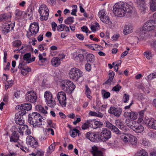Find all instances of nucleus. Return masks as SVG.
I'll use <instances>...</instances> for the list:
<instances>
[{
	"mask_svg": "<svg viewBox=\"0 0 156 156\" xmlns=\"http://www.w3.org/2000/svg\"><path fill=\"white\" fill-rule=\"evenodd\" d=\"M28 122L33 126H39L42 125L43 118L39 113L34 112L29 115Z\"/></svg>",
	"mask_w": 156,
	"mask_h": 156,
	"instance_id": "obj_1",
	"label": "nucleus"
},
{
	"mask_svg": "<svg viewBox=\"0 0 156 156\" xmlns=\"http://www.w3.org/2000/svg\"><path fill=\"white\" fill-rule=\"evenodd\" d=\"M123 6V4H120V3H117L114 5L113 12L115 16L119 17L124 16L125 12Z\"/></svg>",
	"mask_w": 156,
	"mask_h": 156,
	"instance_id": "obj_2",
	"label": "nucleus"
},
{
	"mask_svg": "<svg viewBox=\"0 0 156 156\" xmlns=\"http://www.w3.org/2000/svg\"><path fill=\"white\" fill-rule=\"evenodd\" d=\"M82 75V73L81 70L76 67H73L69 70V77L72 80L76 81Z\"/></svg>",
	"mask_w": 156,
	"mask_h": 156,
	"instance_id": "obj_3",
	"label": "nucleus"
},
{
	"mask_svg": "<svg viewBox=\"0 0 156 156\" xmlns=\"http://www.w3.org/2000/svg\"><path fill=\"white\" fill-rule=\"evenodd\" d=\"M39 12L41 16L40 19L41 20H46L48 19L49 10L46 5L44 4L41 5L39 9Z\"/></svg>",
	"mask_w": 156,
	"mask_h": 156,
	"instance_id": "obj_4",
	"label": "nucleus"
},
{
	"mask_svg": "<svg viewBox=\"0 0 156 156\" xmlns=\"http://www.w3.org/2000/svg\"><path fill=\"white\" fill-rule=\"evenodd\" d=\"M44 98L47 105L50 107H53L55 105V102L53 99L52 95L49 91H46L44 93Z\"/></svg>",
	"mask_w": 156,
	"mask_h": 156,
	"instance_id": "obj_5",
	"label": "nucleus"
},
{
	"mask_svg": "<svg viewBox=\"0 0 156 156\" xmlns=\"http://www.w3.org/2000/svg\"><path fill=\"white\" fill-rule=\"evenodd\" d=\"M39 30V27L38 23L34 22L31 23L29 31L27 32V34L28 38H30L32 36L36 34L38 32Z\"/></svg>",
	"mask_w": 156,
	"mask_h": 156,
	"instance_id": "obj_6",
	"label": "nucleus"
},
{
	"mask_svg": "<svg viewBox=\"0 0 156 156\" xmlns=\"http://www.w3.org/2000/svg\"><path fill=\"white\" fill-rule=\"evenodd\" d=\"M156 24L153 20H149L147 21L142 27V29L145 31H151L155 29Z\"/></svg>",
	"mask_w": 156,
	"mask_h": 156,
	"instance_id": "obj_7",
	"label": "nucleus"
},
{
	"mask_svg": "<svg viewBox=\"0 0 156 156\" xmlns=\"http://www.w3.org/2000/svg\"><path fill=\"white\" fill-rule=\"evenodd\" d=\"M57 98L59 104L63 107L66 106V98L65 93L63 91L58 92L57 94Z\"/></svg>",
	"mask_w": 156,
	"mask_h": 156,
	"instance_id": "obj_8",
	"label": "nucleus"
},
{
	"mask_svg": "<svg viewBox=\"0 0 156 156\" xmlns=\"http://www.w3.org/2000/svg\"><path fill=\"white\" fill-rule=\"evenodd\" d=\"M37 98L36 94L34 91H30L27 92L25 99L26 100L30 102L35 103Z\"/></svg>",
	"mask_w": 156,
	"mask_h": 156,
	"instance_id": "obj_9",
	"label": "nucleus"
},
{
	"mask_svg": "<svg viewBox=\"0 0 156 156\" xmlns=\"http://www.w3.org/2000/svg\"><path fill=\"white\" fill-rule=\"evenodd\" d=\"M98 15L102 22L106 24H111L112 22L110 20L108 16L105 14L104 10L100 11L98 12Z\"/></svg>",
	"mask_w": 156,
	"mask_h": 156,
	"instance_id": "obj_10",
	"label": "nucleus"
},
{
	"mask_svg": "<svg viewBox=\"0 0 156 156\" xmlns=\"http://www.w3.org/2000/svg\"><path fill=\"white\" fill-rule=\"evenodd\" d=\"M100 136L103 139L106 140L110 138L111 137V132L107 128L104 127L102 128L100 133Z\"/></svg>",
	"mask_w": 156,
	"mask_h": 156,
	"instance_id": "obj_11",
	"label": "nucleus"
},
{
	"mask_svg": "<svg viewBox=\"0 0 156 156\" xmlns=\"http://www.w3.org/2000/svg\"><path fill=\"white\" fill-rule=\"evenodd\" d=\"M122 112V109L120 108L111 107L108 110L109 113L112 114L116 117H119Z\"/></svg>",
	"mask_w": 156,
	"mask_h": 156,
	"instance_id": "obj_12",
	"label": "nucleus"
},
{
	"mask_svg": "<svg viewBox=\"0 0 156 156\" xmlns=\"http://www.w3.org/2000/svg\"><path fill=\"white\" fill-rule=\"evenodd\" d=\"M26 141L27 144L30 145L33 147H36L38 145L37 140L32 136H28L26 139Z\"/></svg>",
	"mask_w": 156,
	"mask_h": 156,
	"instance_id": "obj_13",
	"label": "nucleus"
},
{
	"mask_svg": "<svg viewBox=\"0 0 156 156\" xmlns=\"http://www.w3.org/2000/svg\"><path fill=\"white\" fill-rule=\"evenodd\" d=\"M144 121L148 127L156 129V120L153 118L149 119L148 118H145Z\"/></svg>",
	"mask_w": 156,
	"mask_h": 156,
	"instance_id": "obj_14",
	"label": "nucleus"
},
{
	"mask_svg": "<svg viewBox=\"0 0 156 156\" xmlns=\"http://www.w3.org/2000/svg\"><path fill=\"white\" fill-rule=\"evenodd\" d=\"M19 138V135L17 133L16 131H14L12 134V135L10 136V141L11 142H13L14 143H18ZM15 146L18 147H20L21 145L19 143H17L15 144Z\"/></svg>",
	"mask_w": 156,
	"mask_h": 156,
	"instance_id": "obj_15",
	"label": "nucleus"
},
{
	"mask_svg": "<svg viewBox=\"0 0 156 156\" xmlns=\"http://www.w3.org/2000/svg\"><path fill=\"white\" fill-rule=\"evenodd\" d=\"M14 26V24L11 22H9L3 25L2 27V31L3 33L6 34L9 32L10 30H12L13 29Z\"/></svg>",
	"mask_w": 156,
	"mask_h": 156,
	"instance_id": "obj_16",
	"label": "nucleus"
},
{
	"mask_svg": "<svg viewBox=\"0 0 156 156\" xmlns=\"http://www.w3.org/2000/svg\"><path fill=\"white\" fill-rule=\"evenodd\" d=\"M133 125L132 129L136 133H141L144 131V128L141 124L139 122L133 121Z\"/></svg>",
	"mask_w": 156,
	"mask_h": 156,
	"instance_id": "obj_17",
	"label": "nucleus"
},
{
	"mask_svg": "<svg viewBox=\"0 0 156 156\" xmlns=\"http://www.w3.org/2000/svg\"><path fill=\"white\" fill-rule=\"evenodd\" d=\"M105 124L106 127L110 129L112 131L114 132L116 134H120V132L117 127L114 126L111 122H109L108 121H105Z\"/></svg>",
	"mask_w": 156,
	"mask_h": 156,
	"instance_id": "obj_18",
	"label": "nucleus"
},
{
	"mask_svg": "<svg viewBox=\"0 0 156 156\" xmlns=\"http://www.w3.org/2000/svg\"><path fill=\"white\" fill-rule=\"evenodd\" d=\"M72 55L74 60L76 62H83L84 60V56L81 54L77 55L76 53H74Z\"/></svg>",
	"mask_w": 156,
	"mask_h": 156,
	"instance_id": "obj_19",
	"label": "nucleus"
},
{
	"mask_svg": "<svg viewBox=\"0 0 156 156\" xmlns=\"http://www.w3.org/2000/svg\"><path fill=\"white\" fill-rule=\"evenodd\" d=\"M91 152L94 156H103L102 152L98 151V148L96 146L92 147Z\"/></svg>",
	"mask_w": 156,
	"mask_h": 156,
	"instance_id": "obj_20",
	"label": "nucleus"
},
{
	"mask_svg": "<svg viewBox=\"0 0 156 156\" xmlns=\"http://www.w3.org/2000/svg\"><path fill=\"white\" fill-rule=\"evenodd\" d=\"M35 109L37 111L44 114H46L48 113L47 110L48 107L47 106L44 107L41 105H38L35 107Z\"/></svg>",
	"mask_w": 156,
	"mask_h": 156,
	"instance_id": "obj_21",
	"label": "nucleus"
},
{
	"mask_svg": "<svg viewBox=\"0 0 156 156\" xmlns=\"http://www.w3.org/2000/svg\"><path fill=\"white\" fill-rule=\"evenodd\" d=\"M52 65L54 67H58L61 63L60 60L57 57H54L51 60Z\"/></svg>",
	"mask_w": 156,
	"mask_h": 156,
	"instance_id": "obj_22",
	"label": "nucleus"
},
{
	"mask_svg": "<svg viewBox=\"0 0 156 156\" xmlns=\"http://www.w3.org/2000/svg\"><path fill=\"white\" fill-rule=\"evenodd\" d=\"M133 27L130 24L125 25L123 29V33L124 34H127L133 31Z\"/></svg>",
	"mask_w": 156,
	"mask_h": 156,
	"instance_id": "obj_23",
	"label": "nucleus"
},
{
	"mask_svg": "<svg viewBox=\"0 0 156 156\" xmlns=\"http://www.w3.org/2000/svg\"><path fill=\"white\" fill-rule=\"evenodd\" d=\"M123 7L124 8L125 13H126V12H127V13H130V12H131L133 9V6L126 3H123Z\"/></svg>",
	"mask_w": 156,
	"mask_h": 156,
	"instance_id": "obj_24",
	"label": "nucleus"
},
{
	"mask_svg": "<svg viewBox=\"0 0 156 156\" xmlns=\"http://www.w3.org/2000/svg\"><path fill=\"white\" fill-rule=\"evenodd\" d=\"M86 58L87 62L90 63H93L95 61V57L92 54H88Z\"/></svg>",
	"mask_w": 156,
	"mask_h": 156,
	"instance_id": "obj_25",
	"label": "nucleus"
},
{
	"mask_svg": "<svg viewBox=\"0 0 156 156\" xmlns=\"http://www.w3.org/2000/svg\"><path fill=\"white\" fill-rule=\"evenodd\" d=\"M92 122V120H88L85 123L83 124L81 126V128L83 129H86L88 128L90 126L91 123Z\"/></svg>",
	"mask_w": 156,
	"mask_h": 156,
	"instance_id": "obj_26",
	"label": "nucleus"
},
{
	"mask_svg": "<svg viewBox=\"0 0 156 156\" xmlns=\"http://www.w3.org/2000/svg\"><path fill=\"white\" fill-rule=\"evenodd\" d=\"M72 133L71 135V136L73 137H75L77 135V134L78 136H80L81 133L79 130L76 129V128H73L72 130Z\"/></svg>",
	"mask_w": 156,
	"mask_h": 156,
	"instance_id": "obj_27",
	"label": "nucleus"
},
{
	"mask_svg": "<svg viewBox=\"0 0 156 156\" xmlns=\"http://www.w3.org/2000/svg\"><path fill=\"white\" fill-rule=\"evenodd\" d=\"M130 143L132 145H135L137 144V140L136 137L133 136H130L129 139Z\"/></svg>",
	"mask_w": 156,
	"mask_h": 156,
	"instance_id": "obj_28",
	"label": "nucleus"
},
{
	"mask_svg": "<svg viewBox=\"0 0 156 156\" xmlns=\"http://www.w3.org/2000/svg\"><path fill=\"white\" fill-rule=\"evenodd\" d=\"M148 153L145 150L142 149L137 153L135 156H148Z\"/></svg>",
	"mask_w": 156,
	"mask_h": 156,
	"instance_id": "obj_29",
	"label": "nucleus"
},
{
	"mask_svg": "<svg viewBox=\"0 0 156 156\" xmlns=\"http://www.w3.org/2000/svg\"><path fill=\"white\" fill-rule=\"evenodd\" d=\"M32 108L31 105L29 103L22 104V109L24 110L29 111Z\"/></svg>",
	"mask_w": 156,
	"mask_h": 156,
	"instance_id": "obj_30",
	"label": "nucleus"
},
{
	"mask_svg": "<svg viewBox=\"0 0 156 156\" xmlns=\"http://www.w3.org/2000/svg\"><path fill=\"white\" fill-rule=\"evenodd\" d=\"M150 5V10L152 11H156V0H151Z\"/></svg>",
	"mask_w": 156,
	"mask_h": 156,
	"instance_id": "obj_31",
	"label": "nucleus"
},
{
	"mask_svg": "<svg viewBox=\"0 0 156 156\" xmlns=\"http://www.w3.org/2000/svg\"><path fill=\"white\" fill-rule=\"evenodd\" d=\"M68 83V81L67 80H64L62 82L61 87L62 89L66 91H67V88L68 87L67 84Z\"/></svg>",
	"mask_w": 156,
	"mask_h": 156,
	"instance_id": "obj_32",
	"label": "nucleus"
},
{
	"mask_svg": "<svg viewBox=\"0 0 156 156\" xmlns=\"http://www.w3.org/2000/svg\"><path fill=\"white\" fill-rule=\"evenodd\" d=\"M91 141L94 142H98L99 140V137L97 134L92 133V137H91Z\"/></svg>",
	"mask_w": 156,
	"mask_h": 156,
	"instance_id": "obj_33",
	"label": "nucleus"
},
{
	"mask_svg": "<svg viewBox=\"0 0 156 156\" xmlns=\"http://www.w3.org/2000/svg\"><path fill=\"white\" fill-rule=\"evenodd\" d=\"M31 70V69L30 68L27 66L26 68L21 71V73L23 75H27L29 72H30Z\"/></svg>",
	"mask_w": 156,
	"mask_h": 156,
	"instance_id": "obj_34",
	"label": "nucleus"
},
{
	"mask_svg": "<svg viewBox=\"0 0 156 156\" xmlns=\"http://www.w3.org/2000/svg\"><path fill=\"white\" fill-rule=\"evenodd\" d=\"M65 27H66V31H68V27L66 26L65 25L62 24L58 25L57 27V30L60 31H62Z\"/></svg>",
	"mask_w": 156,
	"mask_h": 156,
	"instance_id": "obj_35",
	"label": "nucleus"
},
{
	"mask_svg": "<svg viewBox=\"0 0 156 156\" xmlns=\"http://www.w3.org/2000/svg\"><path fill=\"white\" fill-rule=\"evenodd\" d=\"M22 14V12L18 9H16L15 11V16L17 19L21 18Z\"/></svg>",
	"mask_w": 156,
	"mask_h": 156,
	"instance_id": "obj_36",
	"label": "nucleus"
},
{
	"mask_svg": "<svg viewBox=\"0 0 156 156\" xmlns=\"http://www.w3.org/2000/svg\"><path fill=\"white\" fill-rule=\"evenodd\" d=\"M15 122L16 124L20 125H22L24 123V121L21 117L16 118Z\"/></svg>",
	"mask_w": 156,
	"mask_h": 156,
	"instance_id": "obj_37",
	"label": "nucleus"
},
{
	"mask_svg": "<svg viewBox=\"0 0 156 156\" xmlns=\"http://www.w3.org/2000/svg\"><path fill=\"white\" fill-rule=\"evenodd\" d=\"M93 124L95 125V126L94 127V129L98 128L101 127L103 125L102 122L101 121H94L93 122Z\"/></svg>",
	"mask_w": 156,
	"mask_h": 156,
	"instance_id": "obj_38",
	"label": "nucleus"
},
{
	"mask_svg": "<svg viewBox=\"0 0 156 156\" xmlns=\"http://www.w3.org/2000/svg\"><path fill=\"white\" fill-rule=\"evenodd\" d=\"M137 7L141 11H145L146 7L145 5H144L143 2L140 3V4H137Z\"/></svg>",
	"mask_w": 156,
	"mask_h": 156,
	"instance_id": "obj_39",
	"label": "nucleus"
},
{
	"mask_svg": "<svg viewBox=\"0 0 156 156\" xmlns=\"http://www.w3.org/2000/svg\"><path fill=\"white\" fill-rule=\"evenodd\" d=\"M138 116V114L136 112H130V118L133 119H136Z\"/></svg>",
	"mask_w": 156,
	"mask_h": 156,
	"instance_id": "obj_40",
	"label": "nucleus"
},
{
	"mask_svg": "<svg viewBox=\"0 0 156 156\" xmlns=\"http://www.w3.org/2000/svg\"><path fill=\"white\" fill-rule=\"evenodd\" d=\"M75 87L76 86L75 85L73 84V82L69 81V91H70L71 92H72V91H73Z\"/></svg>",
	"mask_w": 156,
	"mask_h": 156,
	"instance_id": "obj_41",
	"label": "nucleus"
},
{
	"mask_svg": "<svg viewBox=\"0 0 156 156\" xmlns=\"http://www.w3.org/2000/svg\"><path fill=\"white\" fill-rule=\"evenodd\" d=\"M134 121H132L129 119H126L125 122L127 126H129L131 129H132L133 126V123Z\"/></svg>",
	"mask_w": 156,
	"mask_h": 156,
	"instance_id": "obj_42",
	"label": "nucleus"
},
{
	"mask_svg": "<svg viewBox=\"0 0 156 156\" xmlns=\"http://www.w3.org/2000/svg\"><path fill=\"white\" fill-rule=\"evenodd\" d=\"M8 18V16L6 14H2L0 16V22L6 20Z\"/></svg>",
	"mask_w": 156,
	"mask_h": 156,
	"instance_id": "obj_43",
	"label": "nucleus"
},
{
	"mask_svg": "<svg viewBox=\"0 0 156 156\" xmlns=\"http://www.w3.org/2000/svg\"><path fill=\"white\" fill-rule=\"evenodd\" d=\"M31 57V54L29 53H27L24 55L23 56V59L24 60L27 61V63L29 61Z\"/></svg>",
	"mask_w": 156,
	"mask_h": 156,
	"instance_id": "obj_44",
	"label": "nucleus"
},
{
	"mask_svg": "<svg viewBox=\"0 0 156 156\" xmlns=\"http://www.w3.org/2000/svg\"><path fill=\"white\" fill-rule=\"evenodd\" d=\"M27 63L24 62H22L19 63L18 68L21 71L26 68L27 66H26Z\"/></svg>",
	"mask_w": 156,
	"mask_h": 156,
	"instance_id": "obj_45",
	"label": "nucleus"
},
{
	"mask_svg": "<svg viewBox=\"0 0 156 156\" xmlns=\"http://www.w3.org/2000/svg\"><path fill=\"white\" fill-rule=\"evenodd\" d=\"M12 45L15 47H18L20 46L22 44L21 41L20 40H17L12 42Z\"/></svg>",
	"mask_w": 156,
	"mask_h": 156,
	"instance_id": "obj_46",
	"label": "nucleus"
},
{
	"mask_svg": "<svg viewBox=\"0 0 156 156\" xmlns=\"http://www.w3.org/2000/svg\"><path fill=\"white\" fill-rule=\"evenodd\" d=\"M122 87L119 84H118L115 86L113 87L112 90L113 91H119L121 89Z\"/></svg>",
	"mask_w": 156,
	"mask_h": 156,
	"instance_id": "obj_47",
	"label": "nucleus"
},
{
	"mask_svg": "<svg viewBox=\"0 0 156 156\" xmlns=\"http://www.w3.org/2000/svg\"><path fill=\"white\" fill-rule=\"evenodd\" d=\"M129 94H125L122 98V101L124 103H126L128 102L129 99Z\"/></svg>",
	"mask_w": 156,
	"mask_h": 156,
	"instance_id": "obj_48",
	"label": "nucleus"
},
{
	"mask_svg": "<svg viewBox=\"0 0 156 156\" xmlns=\"http://www.w3.org/2000/svg\"><path fill=\"white\" fill-rule=\"evenodd\" d=\"M33 10L31 6H29L26 11V14L28 16H30L33 13Z\"/></svg>",
	"mask_w": 156,
	"mask_h": 156,
	"instance_id": "obj_49",
	"label": "nucleus"
},
{
	"mask_svg": "<svg viewBox=\"0 0 156 156\" xmlns=\"http://www.w3.org/2000/svg\"><path fill=\"white\" fill-rule=\"evenodd\" d=\"M55 145L54 143H53L49 147H48V151L49 152L51 153L55 149Z\"/></svg>",
	"mask_w": 156,
	"mask_h": 156,
	"instance_id": "obj_50",
	"label": "nucleus"
},
{
	"mask_svg": "<svg viewBox=\"0 0 156 156\" xmlns=\"http://www.w3.org/2000/svg\"><path fill=\"white\" fill-rule=\"evenodd\" d=\"M38 57L39 60L41 61L42 62H44L47 61V58H43L42 55L41 54H39Z\"/></svg>",
	"mask_w": 156,
	"mask_h": 156,
	"instance_id": "obj_51",
	"label": "nucleus"
},
{
	"mask_svg": "<svg viewBox=\"0 0 156 156\" xmlns=\"http://www.w3.org/2000/svg\"><path fill=\"white\" fill-rule=\"evenodd\" d=\"M156 78V73H152V74H150L149 75L147 76V78L149 80H151L154 78Z\"/></svg>",
	"mask_w": 156,
	"mask_h": 156,
	"instance_id": "obj_52",
	"label": "nucleus"
},
{
	"mask_svg": "<svg viewBox=\"0 0 156 156\" xmlns=\"http://www.w3.org/2000/svg\"><path fill=\"white\" fill-rule=\"evenodd\" d=\"M144 110H142L139 112V115L140 116L139 119L140 121L141 122L143 120V118L144 117Z\"/></svg>",
	"mask_w": 156,
	"mask_h": 156,
	"instance_id": "obj_53",
	"label": "nucleus"
},
{
	"mask_svg": "<svg viewBox=\"0 0 156 156\" xmlns=\"http://www.w3.org/2000/svg\"><path fill=\"white\" fill-rule=\"evenodd\" d=\"M13 81L12 80L8 81L6 83L5 88L6 89H7L9 87H11Z\"/></svg>",
	"mask_w": 156,
	"mask_h": 156,
	"instance_id": "obj_54",
	"label": "nucleus"
},
{
	"mask_svg": "<svg viewBox=\"0 0 156 156\" xmlns=\"http://www.w3.org/2000/svg\"><path fill=\"white\" fill-rule=\"evenodd\" d=\"M144 55L147 59H151L152 57V55L151 52H144Z\"/></svg>",
	"mask_w": 156,
	"mask_h": 156,
	"instance_id": "obj_55",
	"label": "nucleus"
},
{
	"mask_svg": "<svg viewBox=\"0 0 156 156\" xmlns=\"http://www.w3.org/2000/svg\"><path fill=\"white\" fill-rule=\"evenodd\" d=\"M85 93L87 94H91V92L90 89L87 85H85Z\"/></svg>",
	"mask_w": 156,
	"mask_h": 156,
	"instance_id": "obj_56",
	"label": "nucleus"
},
{
	"mask_svg": "<svg viewBox=\"0 0 156 156\" xmlns=\"http://www.w3.org/2000/svg\"><path fill=\"white\" fill-rule=\"evenodd\" d=\"M115 75V73L112 71H111L108 74L109 77L111 79V80L112 81Z\"/></svg>",
	"mask_w": 156,
	"mask_h": 156,
	"instance_id": "obj_57",
	"label": "nucleus"
},
{
	"mask_svg": "<svg viewBox=\"0 0 156 156\" xmlns=\"http://www.w3.org/2000/svg\"><path fill=\"white\" fill-rule=\"evenodd\" d=\"M85 68L86 70H87V71H90L91 70V67L90 64L88 63L85 64Z\"/></svg>",
	"mask_w": 156,
	"mask_h": 156,
	"instance_id": "obj_58",
	"label": "nucleus"
},
{
	"mask_svg": "<svg viewBox=\"0 0 156 156\" xmlns=\"http://www.w3.org/2000/svg\"><path fill=\"white\" fill-rule=\"evenodd\" d=\"M76 36L80 40H83L84 39V37L83 34H76Z\"/></svg>",
	"mask_w": 156,
	"mask_h": 156,
	"instance_id": "obj_59",
	"label": "nucleus"
},
{
	"mask_svg": "<svg viewBox=\"0 0 156 156\" xmlns=\"http://www.w3.org/2000/svg\"><path fill=\"white\" fill-rule=\"evenodd\" d=\"M86 46L90 49L93 50H95L94 44H86Z\"/></svg>",
	"mask_w": 156,
	"mask_h": 156,
	"instance_id": "obj_60",
	"label": "nucleus"
},
{
	"mask_svg": "<svg viewBox=\"0 0 156 156\" xmlns=\"http://www.w3.org/2000/svg\"><path fill=\"white\" fill-rule=\"evenodd\" d=\"M103 47L100 45L95 44V50H101L103 49Z\"/></svg>",
	"mask_w": 156,
	"mask_h": 156,
	"instance_id": "obj_61",
	"label": "nucleus"
},
{
	"mask_svg": "<svg viewBox=\"0 0 156 156\" xmlns=\"http://www.w3.org/2000/svg\"><path fill=\"white\" fill-rule=\"evenodd\" d=\"M92 133L88 132L86 134V137L91 141V137H92Z\"/></svg>",
	"mask_w": 156,
	"mask_h": 156,
	"instance_id": "obj_62",
	"label": "nucleus"
},
{
	"mask_svg": "<svg viewBox=\"0 0 156 156\" xmlns=\"http://www.w3.org/2000/svg\"><path fill=\"white\" fill-rule=\"evenodd\" d=\"M28 126L26 125H24L23 126L22 128V131L20 132V134H22L23 135V133L27 129Z\"/></svg>",
	"mask_w": 156,
	"mask_h": 156,
	"instance_id": "obj_63",
	"label": "nucleus"
},
{
	"mask_svg": "<svg viewBox=\"0 0 156 156\" xmlns=\"http://www.w3.org/2000/svg\"><path fill=\"white\" fill-rule=\"evenodd\" d=\"M81 30L83 32H85L86 33L88 32V31H89L87 27L86 26H84L82 27Z\"/></svg>",
	"mask_w": 156,
	"mask_h": 156,
	"instance_id": "obj_64",
	"label": "nucleus"
}]
</instances>
